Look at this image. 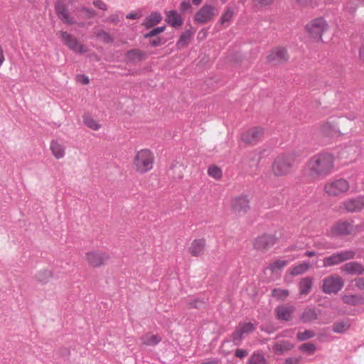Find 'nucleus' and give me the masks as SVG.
<instances>
[{
	"mask_svg": "<svg viewBox=\"0 0 364 364\" xmlns=\"http://www.w3.org/2000/svg\"><path fill=\"white\" fill-rule=\"evenodd\" d=\"M334 169V156L328 152H321L311 157L305 166V172L314 178H323Z\"/></svg>",
	"mask_w": 364,
	"mask_h": 364,
	"instance_id": "obj_1",
	"label": "nucleus"
},
{
	"mask_svg": "<svg viewBox=\"0 0 364 364\" xmlns=\"http://www.w3.org/2000/svg\"><path fill=\"white\" fill-rule=\"evenodd\" d=\"M154 155L149 149H141L138 151L134 159V166L139 173L150 171L154 164Z\"/></svg>",
	"mask_w": 364,
	"mask_h": 364,
	"instance_id": "obj_2",
	"label": "nucleus"
},
{
	"mask_svg": "<svg viewBox=\"0 0 364 364\" xmlns=\"http://www.w3.org/2000/svg\"><path fill=\"white\" fill-rule=\"evenodd\" d=\"M364 230V225H353V220H340L337 222L331 229V237H340L352 235L355 231Z\"/></svg>",
	"mask_w": 364,
	"mask_h": 364,
	"instance_id": "obj_3",
	"label": "nucleus"
},
{
	"mask_svg": "<svg viewBox=\"0 0 364 364\" xmlns=\"http://www.w3.org/2000/svg\"><path fill=\"white\" fill-rule=\"evenodd\" d=\"M294 160V155L292 154H281L278 156L272 166L274 174L282 176L289 173Z\"/></svg>",
	"mask_w": 364,
	"mask_h": 364,
	"instance_id": "obj_4",
	"label": "nucleus"
},
{
	"mask_svg": "<svg viewBox=\"0 0 364 364\" xmlns=\"http://www.w3.org/2000/svg\"><path fill=\"white\" fill-rule=\"evenodd\" d=\"M256 328V324L251 322H240L230 336V341L236 346L241 345L246 336L252 333Z\"/></svg>",
	"mask_w": 364,
	"mask_h": 364,
	"instance_id": "obj_5",
	"label": "nucleus"
},
{
	"mask_svg": "<svg viewBox=\"0 0 364 364\" xmlns=\"http://www.w3.org/2000/svg\"><path fill=\"white\" fill-rule=\"evenodd\" d=\"M328 28V24L323 18H316L306 25V30L311 38L322 41L321 36Z\"/></svg>",
	"mask_w": 364,
	"mask_h": 364,
	"instance_id": "obj_6",
	"label": "nucleus"
},
{
	"mask_svg": "<svg viewBox=\"0 0 364 364\" xmlns=\"http://www.w3.org/2000/svg\"><path fill=\"white\" fill-rule=\"evenodd\" d=\"M344 285L343 279L338 275H331L323 279L322 291L327 294H337Z\"/></svg>",
	"mask_w": 364,
	"mask_h": 364,
	"instance_id": "obj_7",
	"label": "nucleus"
},
{
	"mask_svg": "<svg viewBox=\"0 0 364 364\" xmlns=\"http://www.w3.org/2000/svg\"><path fill=\"white\" fill-rule=\"evenodd\" d=\"M348 188V182L343 178H338L327 183L324 191L329 196H337L347 191Z\"/></svg>",
	"mask_w": 364,
	"mask_h": 364,
	"instance_id": "obj_8",
	"label": "nucleus"
},
{
	"mask_svg": "<svg viewBox=\"0 0 364 364\" xmlns=\"http://www.w3.org/2000/svg\"><path fill=\"white\" fill-rule=\"evenodd\" d=\"M60 37L63 43L68 46L71 50L82 54L87 52V48L82 44L80 43L78 40L66 31H60Z\"/></svg>",
	"mask_w": 364,
	"mask_h": 364,
	"instance_id": "obj_9",
	"label": "nucleus"
},
{
	"mask_svg": "<svg viewBox=\"0 0 364 364\" xmlns=\"http://www.w3.org/2000/svg\"><path fill=\"white\" fill-rule=\"evenodd\" d=\"M216 11L215 6L205 4L196 12L195 21L199 23H208L217 14Z\"/></svg>",
	"mask_w": 364,
	"mask_h": 364,
	"instance_id": "obj_10",
	"label": "nucleus"
},
{
	"mask_svg": "<svg viewBox=\"0 0 364 364\" xmlns=\"http://www.w3.org/2000/svg\"><path fill=\"white\" fill-rule=\"evenodd\" d=\"M249 203L247 196L242 195L232 199V209L237 215H244L250 210Z\"/></svg>",
	"mask_w": 364,
	"mask_h": 364,
	"instance_id": "obj_11",
	"label": "nucleus"
},
{
	"mask_svg": "<svg viewBox=\"0 0 364 364\" xmlns=\"http://www.w3.org/2000/svg\"><path fill=\"white\" fill-rule=\"evenodd\" d=\"M109 257L101 251H92L86 253V259L89 264L93 267H98L105 264Z\"/></svg>",
	"mask_w": 364,
	"mask_h": 364,
	"instance_id": "obj_12",
	"label": "nucleus"
},
{
	"mask_svg": "<svg viewBox=\"0 0 364 364\" xmlns=\"http://www.w3.org/2000/svg\"><path fill=\"white\" fill-rule=\"evenodd\" d=\"M262 135V128L256 127L244 132L241 135V140L246 144H256Z\"/></svg>",
	"mask_w": 364,
	"mask_h": 364,
	"instance_id": "obj_13",
	"label": "nucleus"
},
{
	"mask_svg": "<svg viewBox=\"0 0 364 364\" xmlns=\"http://www.w3.org/2000/svg\"><path fill=\"white\" fill-rule=\"evenodd\" d=\"M343 205L348 213L359 212L364 208V197L348 198L343 202Z\"/></svg>",
	"mask_w": 364,
	"mask_h": 364,
	"instance_id": "obj_14",
	"label": "nucleus"
},
{
	"mask_svg": "<svg viewBox=\"0 0 364 364\" xmlns=\"http://www.w3.org/2000/svg\"><path fill=\"white\" fill-rule=\"evenodd\" d=\"M277 237L272 235H263L257 237L254 242V247L258 250H265L273 246Z\"/></svg>",
	"mask_w": 364,
	"mask_h": 364,
	"instance_id": "obj_15",
	"label": "nucleus"
},
{
	"mask_svg": "<svg viewBox=\"0 0 364 364\" xmlns=\"http://www.w3.org/2000/svg\"><path fill=\"white\" fill-rule=\"evenodd\" d=\"M288 58L289 57L287 50L283 48H275L267 56L268 61L274 64H279L286 62Z\"/></svg>",
	"mask_w": 364,
	"mask_h": 364,
	"instance_id": "obj_16",
	"label": "nucleus"
},
{
	"mask_svg": "<svg viewBox=\"0 0 364 364\" xmlns=\"http://www.w3.org/2000/svg\"><path fill=\"white\" fill-rule=\"evenodd\" d=\"M341 271L348 274H364V266L358 262H350L341 267Z\"/></svg>",
	"mask_w": 364,
	"mask_h": 364,
	"instance_id": "obj_17",
	"label": "nucleus"
},
{
	"mask_svg": "<svg viewBox=\"0 0 364 364\" xmlns=\"http://www.w3.org/2000/svg\"><path fill=\"white\" fill-rule=\"evenodd\" d=\"M55 10L59 18H60L64 23L67 24H73L75 21L73 18L70 17L68 8L61 1L57 2L55 5Z\"/></svg>",
	"mask_w": 364,
	"mask_h": 364,
	"instance_id": "obj_18",
	"label": "nucleus"
},
{
	"mask_svg": "<svg viewBox=\"0 0 364 364\" xmlns=\"http://www.w3.org/2000/svg\"><path fill=\"white\" fill-rule=\"evenodd\" d=\"M294 307L288 305H281L276 309L277 318L283 321H289L294 312Z\"/></svg>",
	"mask_w": 364,
	"mask_h": 364,
	"instance_id": "obj_19",
	"label": "nucleus"
},
{
	"mask_svg": "<svg viewBox=\"0 0 364 364\" xmlns=\"http://www.w3.org/2000/svg\"><path fill=\"white\" fill-rule=\"evenodd\" d=\"M166 21L173 27L181 26L183 24L181 16L175 10L166 12Z\"/></svg>",
	"mask_w": 364,
	"mask_h": 364,
	"instance_id": "obj_20",
	"label": "nucleus"
},
{
	"mask_svg": "<svg viewBox=\"0 0 364 364\" xmlns=\"http://www.w3.org/2000/svg\"><path fill=\"white\" fill-rule=\"evenodd\" d=\"M205 241L204 239L194 240L189 248V251L192 256L197 257L200 255L205 247Z\"/></svg>",
	"mask_w": 364,
	"mask_h": 364,
	"instance_id": "obj_21",
	"label": "nucleus"
},
{
	"mask_svg": "<svg viewBox=\"0 0 364 364\" xmlns=\"http://www.w3.org/2000/svg\"><path fill=\"white\" fill-rule=\"evenodd\" d=\"M162 20L161 15L157 11H153L150 15L145 19L142 25L146 28H151L159 23Z\"/></svg>",
	"mask_w": 364,
	"mask_h": 364,
	"instance_id": "obj_22",
	"label": "nucleus"
},
{
	"mask_svg": "<svg viewBox=\"0 0 364 364\" xmlns=\"http://www.w3.org/2000/svg\"><path fill=\"white\" fill-rule=\"evenodd\" d=\"M313 286V279L310 277L302 278L299 283V293L301 295L308 294L311 290Z\"/></svg>",
	"mask_w": 364,
	"mask_h": 364,
	"instance_id": "obj_23",
	"label": "nucleus"
},
{
	"mask_svg": "<svg viewBox=\"0 0 364 364\" xmlns=\"http://www.w3.org/2000/svg\"><path fill=\"white\" fill-rule=\"evenodd\" d=\"M53 155L58 159L65 156V146L55 140H52L50 146Z\"/></svg>",
	"mask_w": 364,
	"mask_h": 364,
	"instance_id": "obj_24",
	"label": "nucleus"
},
{
	"mask_svg": "<svg viewBox=\"0 0 364 364\" xmlns=\"http://www.w3.org/2000/svg\"><path fill=\"white\" fill-rule=\"evenodd\" d=\"M342 300L345 304L351 306L364 304V297L359 294L343 295Z\"/></svg>",
	"mask_w": 364,
	"mask_h": 364,
	"instance_id": "obj_25",
	"label": "nucleus"
},
{
	"mask_svg": "<svg viewBox=\"0 0 364 364\" xmlns=\"http://www.w3.org/2000/svg\"><path fill=\"white\" fill-rule=\"evenodd\" d=\"M142 344L146 346H154L161 341V338L158 335L146 333L140 338Z\"/></svg>",
	"mask_w": 364,
	"mask_h": 364,
	"instance_id": "obj_26",
	"label": "nucleus"
},
{
	"mask_svg": "<svg viewBox=\"0 0 364 364\" xmlns=\"http://www.w3.org/2000/svg\"><path fill=\"white\" fill-rule=\"evenodd\" d=\"M126 56L130 61H140L145 58L146 53L139 49H131L127 51Z\"/></svg>",
	"mask_w": 364,
	"mask_h": 364,
	"instance_id": "obj_27",
	"label": "nucleus"
},
{
	"mask_svg": "<svg viewBox=\"0 0 364 364\" xmlns=\"http://www.w3.org/2000/svg\"><path fill=\"white\" fill-rule=\"evenodd\" d=\"M342 263L338 252L324 257L323 259V266L324 267H331Z\"/></svg>",
	"mask_w": 364,
	"mask_h": 364,
	"instance_id": "obj_28",
	"label": "nucleus"
},
{
	"mask_svg": "<svg viewBox=\"0 0 364 364\" xmlns=\"http://www.w3.org/2000/svg\"><path fill=\"white\" fill-rule=\"evenodd\" d=\"M318 315L314 309H306L301 316V319L304 323L311 322L317 319Z\"/></svg>",
	"mask_w": 364,
	"mask_h": 364,
	"instance_id": "obj_29",
	"label": "nucleus"
},
{
	"mask_svg": "<svg viewBox=\"0 0 364 364\" xmlns=\"http://www.w3.org/2000/svg\"><path fill=\"white\" fill-rule=\"evenodd\" d=\"M82 118L84 124L90 129L97 131L101 127V125L89 114H84Z\"/></svg>",
	"mask_w": 364,
	"mask_h": 364,
	"instance_id": "obj_30",
	"label": "nucleus"
},
{
	"mask_svg": "<svg viewBox=\"0 0 364 364\" xmlns=\"http://www.w3.org/2000/svg\"><path fill=\"white\" fill-rule=\"evenodd\" d=\"M350 328V324L347 321L336 322L332 326V331L336 333H343Z\"/></svg>",
	"mask_w": 364,
	"mask_h": 364,
	"instance_id": "obj_31",
	"label": "nucleus"
},
{
	"mask_svg": "<svg viewBox=\"0 0 364 364\" xmlns=\"http://www.w3.org/2000/svg\"><path fill=\"white\" fill-rule=\"evenodd\" d=\"M310 267V264L309 262H304L302 264H299L293 267L291 274L293 276H297L306 272Z\"/></svg>",
	"mask_w": 364,
	"mask_h": 364,
	"instance_id": "obj_32",
	"label": "nucleus"
},
{
	"mask_svg": "<svg viewBox=\"0 0 364 364\" xmlns=\"http://www.w3.org/2000/svg\"><path fill=\"white\" fill-rule=\"evenodd\" d=\"M52 272L48 269H43L38 272L36 275V279L38 282L46 284L49 281V279L52 277Z\"/></svg>",
	"mask_w": 364,
	"mask_h": 364,
	"instance_id": "obj_33",
	"label": "nucleus"
},
{
	"mask_svg": "<svg viewBox=\"0 0 364 364\" xmlns=\"http://www.w3.org/2000/svg\"><path fill=\"white\" fill-rule=\"evenodd\" d=\"M208 174L209 176L215 179H220L223 176V171L220 168L215 165H212L208 167Z\"/></svg>",
	"mask_w": 364,
	"mask_h": 364,
	"instance_id": "obj_34",
	"label": "nucleus"
},
{
	"mask_svg": "<svg viewBox=\"0 0 364 364\" xmlns=\"http://www.w3.org/2000/svg\"><path fill=\"white\" fill-rule=\"evenodd\" d=\"M341 262L353 259L355 257V251L353 250H346L338 252Z\"/></svg>",
	"mask_w": 364,
	"mask_h": 364,
	"instance_id": "obj_35",
	"label": "nucleus"
},
{
	"mask_svg": "<svg viewBox=\"0 0 364 364\" xmlns=\"http://www.w3.org/2000/svg\"><path fill=\"white\" fill-rule=\"evenodd\" d=\"M315 336V333L311 330H305L304 332H299L296 338L299 341H306Z\"/></svg>",
	"mask_w": 364,
	"mask_h": 364,
	"instance_id": "obj_36",
	"label": "nucleus"
},
{
	"mask_svg": "<svg viewBox=\"0 0 364 364\" xmlns=\"http://www.w3.org/2000/svg\"><path fill=\"white\" fill-rule=\"evenodd\" d=\"M250 364H266V359L262 353H254L250 359Z\"/></svg>",
	"mask_w": 364,
	"mask_h": 364,
	"instance_id": "obj_37",
	"label": "nucleus"
},
{
	"mask_svg": "<svg viewBox=\"0 0 364 364\" xmlns=\"http://www.w3.org/2000/svg\"><path fill=\"white\" fill-rule=\"evenodd\" d=\"M287 264V260L278 259L270 264L269 268L272 272H276L283 269Z\"/></svg>",
	"mask_w": 364,
	"mask_h": 364,
	"instance_id": "obj_38",
	"label": "nucleus"
},
{
	"mask_svg": "<svg viewBox=\"0 0 364 364\" xmlns=\"http://www.w3.org/2000/svg\"><path fill=\"white\" fill-rule=\"evenodd\" d=\"M289 343L287 341H280L276 343L274 346V350L279 353L282 354L286 350L289 349Z\"/></svg>",
	"mask_w": 364,
	"mask_h": 364,
	"instance_id": "obj_39",
	"label": "nucleus"
},
{
	"mask_svg": "<svg viewBox=\"0 0 364 364\" xmlns=\"http://www.w3.org/2000/svg\"><path fill=\"white\" fill-rule=\"evenodd\" d=\"M190 38L191 32L187 31L180 36V38L176 43L177 46L180 48L186 46L188 44Z\"/></svg>",
	"mask_w": 364,
	"mask_h": 364,
	"instance_id": "obj_40",
	"label": "nucleus"
},
{
	"mask_svg": "<svg viewBox=\"0 0 364 364\" xmlns=\"http://www.w3.org/2000/svg\"><path fill=\"white\" fill-rule=\"evenodd\" d=\"M289 295V291L287 289H274L272 291V296L277 299L284 300Z\"/></svg>",
	"mask_w": 364,
	"mask_h": 364,
	"instance_id": "obj_41",
	"label": "nucleus"
},
{
	"mask_svg": "<svg viewBox=\"0 0 364 364\" xmlns=\"http://www.w3.org/2000/svg\"><path fill=\"white\" fill-rule=\"evenodd\" d=\"M165 29H166L165 26L154 28L152 30H151L149 32L144 34V38H151L154 36H156L160 34L161 33H163L165 31Z\"/></svg>",
	"mask_w": 364,
	"mask_h": 364,
	"instance_id": "obj_42",
	"label": "nucleus"
},
{
	"mask_svg": "<svg viewBox=\"0 0 364 364\" xmlns=\"http://www.w3.org/2000/svg\"><path fill=\"white\" fill-rule=\"evenodd\" d=\"M233 16V10L232 9H228L222 15L220 22L222 25L229 22Z\"/></svg>",
	"mask_w": 364,
	"mask_h": 364,
	"instance_id": "obj_43",
	"label": "nucleus"
},
{
	"mask_svg": "<svg viewBox=\"0 0 364 364\" xmlns=\"http://www.w3.org/2000/svg\"><path fill=\"white\" fill-rule=\"evenodd\" d=\"M299 349L304 352H308L309 354H313L316 350V346L311 343H305L300 346Z\"/></svg>",
	"mask_w": 364,
	"mask_h": 364,
	"instance_id": "obj_44",
	"label": "nucleus"
},
{
	"mask_svg": "<svg viewBox=\"0 0 364 364\" xmlns=\"http://www.w3.org/2000/svg\"><path fill=\"white\" fill-rule=\"evenodd\" d=\"M97 36V37L101 38L105 43H112L113 41L112 37L105 31H100Z\"/></svg>",
	"mask_w": 364,
	"mask_h": 364,
	"instance_id": "obj_45",
	"label": "nucleus"
},
{
	"mask_svg": "<svg viewBox=\"0 0 364 364\" xmlns=\"http://www.w3.org/2000/svg\"><path fill=\"white\" fill-rule=\"evenodd\" d=\"M274 0H253L256 6L261 7L269 6L273 3Z\"/></svg>",
	"mask_w": 364,
	"mask_h": 364,
	"instance_id": "obj_46",
	"label": "nucleus"
},
{
	"mask_svg": "<svg viewBox=\"0 0 364 364\" xmlns=\"http://www.w3.org/2000/svg\"><path fill=\"white\" fill-rule=\"evenodd\" d=\"M355 286L361 291H364V277L355 279Z\"/></svg>",
	"mask_w": 364,
	"mask_h": 364,
	"instance_id": "obj_47",
	"label": "nucleus"
},
{
	"mask_svg": "<svg viewBox=\"0 0 364 364\" xmlns=\"http://www.w3.org/2000/svg\"><path fill=\"white\" fill-rule=\"evenodd\" d=\"M191 8V3L188 1H183L180 4V11L181 12H186Z\"/></svg>",
	"mask_w": 364,
	"mask_h": 364,
	"instance_id": "obj_48",
	"label": "nucleus"
},
{
	"mask_svg": "<svg viewBox=\"0 0 364 364\" xmlns=\"http://www.w3.org/2000/svg\"><path fill=\"white\" fill-rule=\"evenodd\" d=\"M248 355V353L245 349L238 348L235 350V355L240 358H243Z\"/></svg>",
	"mask_w": 364,
	"mask_h": 364,
	"instance_id": "obj_49",
	"label": "nucleus"
},
{
	"mask_svg": "<svg viewBox=\"0 0 364 364\" xmlns=\"http://www.w3.org/2000/svg\"><path fill=\"white\" fill-rule=\"evenodd\" d=\"M93 4L101 10H107V5L101 0L94 1Z\"/></svg>",
	"mask_w": 364,
	"mask_h": 364,
	"instance_id": "obj_50",
	"label": "nucleus"
},
{
	"mask_svg": "<svg viewBox=\"0 0 364 364\" xmlns=\"http://www.w3.org/2000/svg\"><path fill=\"white\" fill-rule=\"evenodd\" d=\"M77 80L81 82L83 85H87L90 82V79L87 75H80L77 76Z\"/></svg>",
	"mask_w": 364,
	"mask_h": 364,
	"instance_id": "obj_51",
	"label": "nucleus"
},
{
	"mask_svg": "<svg viewBox=\"0 0 364 364\" xmlns=\"http://www.w3.org/2000/svg\"><path fill=\"white\" fill-rule=\"evenodd\" d=\"M296 3L301 6H310L315 0H296Z\"/></svg>",
	"mask_w": 364,
	"mask_h": 364,
	"instance_id": "obj_52",
	"label": "nucleus"
},
{
	"mask_svg": "<svg viewBox=\"0 0 364 364\" xmlns=\"http://www.w3.org/2000/svg\"><path fill=\"white\" fill-rule=\"evenodd\" d=\"M141 14L139 12H132L127 15L126 18L128 19H138L140 18Z\"/></svg>",
	"mask_w": 364,
	"mask_h": 364,
	"instance_id": "obj_53",
	"label": "nucleus"
},
{
	"mask_svg": "<svg viewBox=\"0 0 364 364\" xmlns=\"http://www.w3.org/2000/svg\"><path fill=\"white\" fill-rule=\"evenodd\" d=\"M150 44L152 47L159 46L162 44L161 38L159 37L155 39H153L150 41Z\"/></svg>",
	"mask_w": 364,
	"mask_h": 364,
	"instance_id": "obj_54",
	"label": "nucleus"
},
{
	"mask_svg": "<svg viewBox=\"0 0 364 364\" xmlns=\"http://www.w3.org/2000/svg\"><path fill=\"white\" fill-rule=\"evenodd\" d=\"M299 360V358H288L285 360V364H298Z\"/></svg>",
	"mask_w": 364,
	"mask_h": 364,
	"instance_id": "obj_55",
	"label": "nucleus"
},
{
	"mask_svg": "<svg viewBox=\"0 0 364 364\" xmlns=\"http://www.w3.org/2000/svg\"><path fill=\"white\" fill-rule=\"evenodd\" d=\"M82 11H85L87 14V16L90 17V18L94 16L95 14V11L92 9H91V8H85V7H84V8L82 9Z\"/></svg>",
	"mask_w": 364,
	"mask_h": 364,
	"instance_id": "obj_56",
	"label": "nucleus"
},
{
	"mask_svg": "<svg viewBox=\"0 0 364 364\" xmlns=\"http://www.w3.org/2000/svg\"><path fill=\"white\" fill-rule=\"evenodd\" d=\"M315 255H316V252L315 251H306L304 252V256L306 257H311Z\"/></svg>",
	"mask_w": 364,
	"mask_h": 364,
	"instance_id": "obj_57",
	"label": "nucleus"
},
{
	"mask_svg": "<svg viewBox=\"0 0 364 364\" xmlns=\"http://www.w3.org/2000/svg\"><path fill=\"white\" fill-rule=\"evenodd\" d=\"M198 303H199V301L196 300L195 301L194 307L197 308V309H199V308H200L201 305L203 304V303L201 302L199 304H198Z\"/></svg>",
	"mask_w": 364,
	"mask_h": 364,
	"instance_id": "obj_58",
	"label": "nucleus"
},
{
	"mask_svg": "<svg viewBox=\"0 0 364 364\" xmlns=\"http://www.w3.org/2000/svg\"><path fill=\"white\" fill-rule=\"evenodd\" d=\"M330 127V124H329V123H328V122H327L326 124H324V125L323 126V127H322V130H323V132H326V130H327V127Z\"/></svg>",
	"mask_w": 364,
	"mask_h": 364,
	"instance_id": "obj_59",
	"label": "nucleus"
},
{
	"mask_svg": "<svg viewBox=\"0 0 364 364\" xmlns=\"http://www.w3.org/2000/svg\"><path fill=\"white\" fill-rule=\"evenodd\" d=\"M202 364H218V362L215 360H210L208 362L203 363Z\"/></svg>",
	"mask_w": 364,
	"mask_h": 364,
	"instance_id": "obj_60",
	"label": "nucleus"
},
{
	"mask_svg": "<svg viewBox=\"0 0 364 364\" xmlns=\"http://www.w3.org/2000/svg\"><path fill=\"white\" fill-rule=\"evenodd\" d=\"M193 1V4H195V5H198L200 4L201 2V0H192Z\"/></svg>",
	"mask_w": 364,
	"mask_h": 364,
	"instance_id": "obj_61",
	"label": "nucleus"
},
{
	"mask_svg": "<svg viewBox=\"0 0 364 364\" xmlns=\"http://www.w3.org/2000/svg\"><path fill=\"white\" fill-rule=\"evenodd\" d=\"M111 21H113V22H114V21H115V18H114L111 17Z\"/></svg>",
	"mask_w": 364,
	"mask_h": 364,
	"instance_id": "obj_62",
	"label": "nucleus"
},
{
	"mask_svg": "<svg viewBox=\"0 0 364 364\" xmlns=\"http://www.w3.org/2000/svg\"><path fill=\"white\" fill-rule=\"evenodd\" d=\"M360 58H363V57H362V50H360Z\"/></svg>",
	"mask_w": 364,
	"mask_h": 364,
	"instance_id": "obj_63",
	"label": "nucleus"
},
{
	"mask_svg": "<svg viewBox=\"0 0 364 364\" xmlns=\"http://www.w3.org/2000/svg\"><path fill=\"white\" fill-rule=\"evenodd\" d=\"M228 0H221L223 3H225Z\"/></svg>",
	"mask_w": 364,
	"mask_h": 364,
	"instance_id": "obj_64",
	"label": "nucleus"
}]
</instances>
